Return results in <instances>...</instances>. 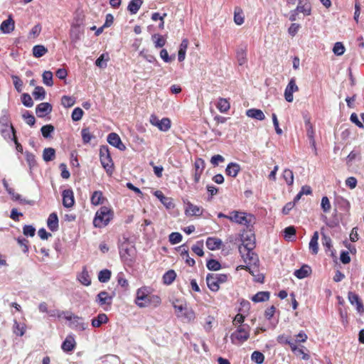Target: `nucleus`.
<instances>
[{"label":"nucleus","instance_id":"nucleus-1","mask_svg":"<svg viewBox=\"0 0 364 364\" xmlns=\"http://www.w3.org/2000/svg\"><path fill=\"white\" fill-rule=\"evenodd\" d=\"M135 304L140 308L152 306L156 308L161 304V299L159 296L151 294L146 287L137 289L135 299Z\"/></svg>","mask_w":364,"mask_h":364},{"label":"nucleus","instance_id":"nucleus-2","mask_svg":"<svg viewBox=\"0 0 364 364\" xmlns=\"http://www.w3.org/2000/svg\"><path fill=\"white\" fill-rule=\"evenodd\" d=\"M114 212L107 206H102L95 213L93 225L95 228H103L113 218Z\"/></svg>","mask_w":364,"mask_h":364},{"label":"nucleus","instance_id":"nucleus-3","mask_svg":"<svg viewBox=\"0 0 364 364\" xmlns=\"http://www.w3.org/2000/svg\"><path fill=\"white\" fill-rule=\"evenodd\" d=\"M119 255L126 265L132 267L136 257V248L129 243H123L119 247Z\"/></svg>","mask_w":364,"mask_h":364},{"label":"nucleus","instance_id":"nucleus-4","mask_svg":"<svg viewBox=\"0 0 364 364\" xmlns=\"http://www.w3.org/2000/svg\"><path fill=\"white\" fill-rule=\"evenodd\" d=\"M58 317H64L65 319L70 321L69 327L78 331H85L87 325L83 322L82 317L73 314L69 311H62L61 313H58Z\"/></svg>","mask_w":364,"mask_h":364},{"label":"nucleus","instance_id":"nucleus-5","mask_svg":"<svg viewBox=\"0 0 364 364\" xmlns=\"http://www.w3.org/2000/svg\"><path fill=\"white\" fill-rule=\"evenodd\" d=\"M0 133L5 139H11V133L14 135L16 133L15 129L11 123L10 115L7 109L1 112L0 117Z\"/></svg>","mask_w":364,"mask_h":364},{"label":"nucleus","instance_id":"nucleus-6","mask_svg":"<svg viewBox=\"0 0 364 364\" xmlns=\"http://www.w3.org/2000/svg\"><path fill=\"white\" fill-rule=\"evenodd\" d=\"M236 330L230 335L232 343L240 345L247 341L250 338V327L247 324L238 325Z\"/></svg>","mask_w":364,"mask_h":364},{"label":"nucleus","instance_id":"nucleus-7","mask_svg":"<svg viewBox=\"0 0 364 364\" xmlns=\"http://www.w3.org/2000/svg\"><path fill=\"white\" fill-rule=\"evenodd\" d=\"M228 220L232 223L245 225L247 228H249L255 223V217L253 215L237 210L230 212Z\"/></svg>","mask_w":364,"mask_h":364},{"label":"nucleus","instance_id":"nucleus-8","mask_svg":"<svg viewBox=\"0 0 364 364\" xmlns=\"http://www.w3.org/2000/svg\"><path fill=\"white\" fill-rule=\"evenodd\" d=\"M100 159L101 164L108 176H111L114 170V162L112 159L109 150L107 146H102L100 149Z\"/></svg>","mask_w":364,"mask_h":364},{"label":"nucleus","instance_id":"nucleus-9","mask_svg":"<svg viewBox=\"0 0 364 364\" xmlns=\"http://www.w3.org/2000/svg\"><path fill=\"white\" fill-rule=\"evenodd\" d=\"M230 274H208L206 277V283L208 288L213 291H218L220 289V285L225 283Z\"/></svg>","mask_w":364,"mask_h":364},{"label":"nucleus","instance_id":"nucleus-10","mask_svg":"<svg viewBox=\"0 0 364 364\" xmlns=\"http://www.w3.org/2000/svg\"><path fill=\"white\" fill-rule=\"evenodd\" d=\"M113 297L114 295H110L106 291H102L97 295L95 302L105 311H109L111 309Z\"/></svg>","mask_w":364,"mask_h":364},{"label":"nucleus","instance_id":"nucleus-11","mask_svg":"<svg viewBox=\"0 0 364 364\" xmlns=\"http://www.w3.org/2000/svg\"><path fill=\"white\" fill-rule=\"evenodd\" d=\"M255 247V236L253 233L242 235V244L239 247L240 252H245L247 250H253Z\"/></svg>","mask_w":364,"mask_h":364},{"label":"nucleus","instance_id":"nucleus-12","mask_svg":"<svg viewBox=\"0 0 364 364\" xmlns=\"http://www.w3.org/2000/svg\"><path fill=\"white\" fill-rule=\"evenodd\" d=\"M299 91V87L296 84L294 77L290 79L284 90V98L288 102L294 100L293 93Z\"/></svg>","mask_w":364,"mask_h":364},{"label":"nucleus","instance_id":"nucleus-13","mask_svg":"<svg viewBox=\"0 0 364 364\" xmlns=\"http://www.w3.org/2000/svg\"><path fill=\"white\" fill-rule=\"evenodd\" d=\"M205 164L203 159L198 158L196 159L194 163V173L193 179L196 183H198L200 181V176L205 168Z\"/></svg>","mask_w":364,"mask_h":364},{"label":"nucleus","instance_id":"nucleus-14","mask_svg":"<svg viewBox=\"0 0 364 364\" xmlns=\"http://www.w3.org/2000/svg\"><path fill=\"white\" fill-rule=\"evenodd\" d=\"M203 213V208L201 206H198L190 201L186 203L185 214L187 216H201Z\"/></svg>","mask_w":364,"mask_h":364},{"label":"nucleus","instance_id":"nucleus-15","mask_svg":"<svg viewBox=\"0 0 364 364\" xmlns=\"http://www.w3.org/2000/svg\"><path fill=\"white\" fill-rule=\"evenodd\" d=\"M107 141L110 145L117 148L120 151H124L126 149V146L122 143L119 136L114 132L108 134Z\"/></svg>","mask_w":364,"mask_h":364},{"label":"nucleus","instance_id":"nucleus-16","mask_svg":"<svg viewBox=\"0 0 364 364\" xmlns=\"http://www.w3.org/2000/svg\"><path fill=\"white\" fill-rule=\"evenodd\" d=\"M63 205L65 208H72L75 204L74 193L71 189L64 190L62 193Z\"/></svg>","mask_w":364,"mask_h":364},{"label":"nucleus","instance_id":"nucleus-17","mask_svg":"<svg viewBox=\"0 0 364 364\" xmlns=\"http://www.w3.org/2000/svg\"><path fill=\"white\" fill-rule=\"evenodd\" d=\"M51 112L52 105L48 102H41L36 108V112L38 117H44Z\"/></svg>","mask_w":364,"mask_h":364},{"label":"nucleus","instance_id":"nucleus-18","mask_svg":"<svg viewBox=\"0 0 364 364\" xmlns=\"http://www.w3.org/2000/svg\"><path fill=\"white\" fill-rule=\"evenodd\" d=\"M76 346V342L73 335H68L63 342L61 348L65 353L73 351Z\"/></svg>","mask_w":364,"mask_h":364},{"label":"nucleus","instance_id":"nucleus-19","mask_svg":"<svg viewBox=\"0 0 364 364\" xmlns=\"http://www.w3.org/2000/svg\"><path fill=\"white\" fill-rule=\"evenodd\" d=\"M154 196L161 201V203L167 208L171 209L174 208V203L173 199L169 197H166L164 195L162 191H156Z\"/></svg>","mask_w":364,"mask_h":364},{"label":"nucleus","instance_id":"nucleus-20","mask_svg":"<svg viewBox=\"0 0 364 364\" xmlns=\"http://www.w3.org/2000/svg\"><path fill=\"white\" fill-rule=\"evenodd\" d=\"M240 170L241 168L238 164L231 162L225 168V173L228 176L235 178L240 173Z\"/></svg>","mask_w":364,"mask_h":364},{"label":"nucleus","instance_id":"nucleus-21","mask_svg":"<svg viewBox=\"0 0 364 364\" xmlns=\"http://www.w3.org/2000/svg\"><path fill=\"white\" fill-rule=\"evenodd\" d=\"M106 198L101 191H95L92 193L90 202L93 205H99L104 203Z\"/></svg>","mask_w":364,"mask_h":364},{"label":"nucleus","instance_id":"nucleus-22","mask_svg":"<svg viewBox=\"0 0 364 364\" xmlns=\"http://www.w3.org/2000/svg\"><path fill=\"white\" fill-rule=\"evenodd\" d=\"M109 321L107 316L101 313L97 315V317H95L91 321V324L94 328H99L102 326V324L107 323Z\"/></svg>","mask_w":364,"mask_h":364},{"label":"nucleus","instance_id":"nucleus-23","mask_svg":"<svg viewBox=\"0 0 364 364\" xmlns=\"http://www.w3.org/2000/svg\"><path fill=\"white\" fill-rule=\"evenodd\" d=\"M246 115L250 118L256 119L257 120H264L265 115L261 109L252 108L246 111Z\"/></svg>","mask_w":364,"mask_h":364},{"label":"nucleus","instance_id":"nucleus-24","mask_svg":"<svg viewBox=\"0 0 364 364\" xmlns=\"http://www.w3.org/2000/svg\"><path fill=\"white\" fill-rule=\"evenodd\" d=\"M318 232L317 231L314 232L312 235L310 242H309V250L313 255H317L318 252Z\"/></svg>","mask_w":364,"mask_h":364},{"label":"nucleus","instance_id":"nucleus-25","mask_svg":"<svg viewBox=\"0 0 364 364\" xmlns=\"http://www.w3.org/2000/svg\"><path fill=\"white\" fill-rule=\"evenodd\" d=\"M82 32L79 24H73L70 31V37L71 41L76 43L80 40Z\"/></svg>","mask_w":364,"mask_h":364},{"label":"nucleus","instance_id":"nucleus-26","mask_svg":"<svg viewBox=\"0 0 364 364\" xmlns=\"http://www.w3.org/2000/svg\"><path fill=\"white\" fill-rule=\"evenodd\" d=\"M311 273V267L307 264H304L300 269H296L294 274L298 279L307 277Z\"/></svg>","mask_w":364,"mask_h":364},{"label":"nucleus","instance_id":"nucleus-27","mask_svg":"<svg viewBox=\"0 0 364 364\" xmlns=\"http://www.w3.org/2000/svg\"><path fill=\"white\" fill-rule=\"evenodd\" d=\"M221 245L222 241L219 238L210 237L206 240V246L210 250H219Z\"/></svg>","mask_w":364,"mask_h":364},{"label":"nucleus","instance_id":"nucleus-28","mask_svg":"<svg viewBox=\"0 0 364 364\" xmlns=\"http://www.w3.org/2000/svg\"><path fill=\"white\" fill-rule=\"evenodd\" d=\"M47 225L51 231H55L58 228V218L55 213L50 214L48 220Z\"/></svg>","mask_w":364,"mask_h":364},{"label":"nucleus","instance_id":"nucleus-29","mask_svg":"<svg viewBox=\"0 0 364 364\" xmlns=\"http://www.w3.org/2000/svg\"><path fill=\"white\" fill-rule=\"evenodd\" d=\"M245 262L248 264H255L257 260V255L254 253L253 250H247L245 252H240Z\"/></svg>","mask_w":364,"mask_h":364},{"label":"nucleus","instance_id":"nucleus-30","mask_svg":"<svg viewBox=\"0 0 364 364\" xmlns=\"http://www.w3.org/2000/svg\"><path fill=\"white\" fill-rule=\"evenodd\" d=\"M77 279L80 282L85 286H90L91 284V279L86 267H83L82 271L78 276Z\"/></svg>","mask_w":364,"mask_h":364},{"label":"nucleus","instance_id":"nucleus-31","mask_svg":"<svg viewBox=\"0 0 364 364\" xmlns=\"http://www.w3.org/2000/svg\"><path fill=\"white\" fill-rule=\"evenodd\" d=\"M270 293L269 291H259L252 297V301L255 303L263 302L269 299Z\"/></svg>","mask_w":364,"mask_h":364},{"label":"nucleus","instance_id":"nucleus-32","mask_svg":"<svg viewBox=\"0 0 364 364\" xmlns=\"http://www.w3.org/2000/svg\"><path fill=\"white\" fill-rule=\"evenodd\" d=\"M216 107L220 112L225 113L230 109V105L227 99L221 97L218 100Z\"/></svg>","mask_w":364,"mask_h":364},{"label":"nucleus","instance_id":"nucleus-33","mask_svg":"<svg viewBox=\"0 0 364 364\" xmlns=\"http://www.w3.org/2000/svg\"><path fill=\"white\" fill-rule=\"evenodd\" d=\"M278 343L281 344H287L290 346L291 350H295L296 343L293 342L289 337L286 336L285 335H279L277 338Z\"/></svg>","mask_w":364,"mask_h":364},{"label":"nucleus","instance_id":"nucleus-34","mask_svg":"<svg viewBox=\"0 0 364 364\" xmlns=\"http://www.w3.org/2000/svg\"><path fill=\"white\" fill-rule=\"evenodd\" d=\"M143 16L144 17H150L153 21H160L162 23H164V18L167 16V14L166 13H159V12H154V13H151V14L146 12V14H144Z\"/></svg>","mask_w":364,"mask_h":364},{"label":"nucleus","instance_id":"nucleus-35","mask_svg":"<svg viewBox=\"0 0 364 364\" xmlns=\"http://www.w3.org/2000/svg\"><path fill=\"white\" fill-rule=\"evenodd\" d=\"M304 124L306 127V135L309 137L314 136L315 132L314 129V126L312 123L311 122V118L308 117L307 115L304 117Z\"/></svg>","mask_w":364,"mask_h":364},{"label":"nucleus","instance_id":"nucleus-36","mask_svg":"<svg viewBox=\"0 0 364 364\" xmlns=\"http://www.w3.org/2000/svg\"><path fill=\"white\" fill-rule=\"evenodd\" d=\"M32 51L34 57L41 58L48 52V49L43 45H36L33 46Z\"/></svg>","mask_w":364,"mask_h":364},{"label":"nucleus","instance_id":"nucleus-37","mask_svg":"<svg viewBox=\"0 0 364 364\" xmlns=\"http://www.w3.org/2000/svg\"><path fill=\"white\" fill-rule=\"evenodd\" d=\"M176 277V274L174 270L167 271L163 276V281L165 284L169 285L173 283Z\"/></svg>","mask_w":364,"mask_h":364},{"label":"nucleus","instance_id":"nucleus-38","mask_svg":"<svg viewBox=\"0 0 364 364\" xmlns=\"http://www.w3.org/2000/svg\"><path fill=\"white\" fill-rule=\"evenodd\" d=\"M55 151L53 148H46L43 150V158L46 162L53 161L55 159Z\"/></svg>","mask_w":364,"mask_h":364},{"label":"nucleus","instance_id":"nucleus-39","mask_svg":"<svg viewBox=\"0 0 364 364\" xmlns=\"http://www.w3.org/2000/svg\"><path fill=\"white\" fill-rule=\"evenodd\" d=\"M152 40L154 41L156 48H162L166 42V38L160 34H154L152 36Z\"/></svg>","mask_w":364,"mask_h":364},{"label":"nucleus","instance_id":"nucleus-40","mask_svg":"<svg viewBox=\"0 0 364 364\" xmlns=\"http://www.w3.org/2000/svg\"><path fill=\"white\" fill-rule=\"evenodd\" d=\"M142 4L141 0H132L128 5V10L132 14H136Z\"/></svg>","mask_w":364,"mask_h":364},{"label":"nucleus","instance_id":"nucleus-41","mask_svg":"<svg viewBox=\"0 0 364 364\" xmlns=\"http://www.w3.org/2000/svg\"><path fill=\"white\" fill-rule=\"evenodd\" d=\"M111 274V271L109 269L101 270L98 274V279L102 283L107 282L110 279Z\"/></svg>","mask_w":364,"mask_h":364},{"label":"nucleus","instance_id":"nucleus-42","mask_svg":"<svg viewBox=\"0 0 364 364\" xmlns=\"http://www.w3.org/2000/svg\"><path fill=\"white\" fill-rule=\"evenodd\" d=\"M283 178L289 186H291L294 183L293 171L289 168L284 169L282 174Z\"/></svg>","mask_w":364,"mask_h":364},{"label":"nucleus","instance_id":"nucleus-43","mask_svg":"<svg viewBox=\"0 0 364 364\" xmlns=\"http://www.w3.org/2000/svg\"><path fill=\"white\" fill-rule=\"evenodd\" d=\"M171 126V122L169 118L164 117L160 120L158 129L162 132H167Z\"/></svg>","mask_w":364,"mask_h":364},{"label":"nucleus","instance_id":"nucleus-44","mask_svg":"<svg viewBox=\"0 0 364 364\" xmlns=\"http://www.w3.org/2000/svg\"><path fill=\"white\" fill-rule=\"evenodd\" d=\"M75 103V100L74 97L68 96V95H63L61 98V105L64 107H70L73 106Z\"/></svg>","mask_w":364,"mask_h":364},{"label":"nucleus","instance_id":"nucleus-45","mask_svg":"<svg viewBox=\"0 0 364 364\" xmlns=\"http://www.w3.org/2000/svg\"><path fill=\"white\" fill-rule=\"evenodd\" d=\"M192 251L199 257H202L204 255L203 252V242L198 241L196 245L191 247Z\"/></svg>","mask_w":364,"mask_h":364},{"label":"nucleus","instance_id":"nucleus-46","mask_svg":"<svg viewBox=\"0 0 364 364\" xmlns=\"http://www.w3.org/2000/svg\"><path fill=\"white\" fill-rule=\"evenodd\" d=\"M186 322H192L196 318V314L192 309H185L184 313L182 315Z\"/></svg>","mask_w":364,"mask_h":364},{"label":"nucleus","instance_id":"nucleus-47","mask_svg":"<svg viewBox=\"0 0 364 364\" xmlns=\"http://www.w3.org/2000/svg\"><path fill=\"white\" fill-rule=\"evenodd\" d=\"M82 141L84 144H88L93 138L89 128H83L81 131Z\"/></svg>","mask_w":364,"mask_h":364},{"label":"nucleus","instance_id":"nucleus-48","mask_svg":"<svg viewBox=\"0 0 364 364\" xmlns=\"http://www.w3.org/2000/svg\"><path fill=\"white\" fill-rule=\"evenodd\" d=\"M33 95L36 100H43L45 98L46 92L43 87L37 86L33 92Z\"/></svg>","mask_w":364,"mask_h":364},{"label":"nucleus","instance_id":"nucleus-49","mask_svg":"<svg viewBox=\"0 0 364 364\" xmlns=\"http://www.w3.org/2000/svg\"><path fill=\"white\" fill-rule=\"evenodd\" d=\"M251 359L257 364H262L264 360V355L259 351L255 350L252 353Z\"/></svg>","mask_w":364,"mask_h":364},{"label":"nucleus","instance_id":"nucleus-50","mask_svg":"<svg viewBox=\"0 0 364 364\" xmlns=\"http://www.w3.org/2000/svg\"><path fill=\"white\" fill-rule=\"evenodd\" d=\"M168 239L171 244L176 245L182 241L183 237L181 233L174 232L169 235Z\"/></svg>","mask_w":364,"mask_h":364},{"label":"nucleus","instance_id":"nucleus-51","mask_svg":"<svg viewBox=\"0 0 364 364\" xmlns=\"http://www.w3.org/2000/svg\"><path fill=\"white\" fill-rule=\"evenodd\" d=\"M43 82L47 86L53 85V73L50 71H44L43 73Z\"/></svg>","mask_w":364,"mask_h":364},{"label":"nucleus","instance_id":"nucleus-52","mask_svg":"<svg viewBox=\"0 0 364 364\" xmlns=\"http://www.w3.org/2000/svg\"><path fill=\"white\" fill-rule=\"evenodd\" d=\"M207 268L209 270L217 271L221 267L220 262L214 259H210L207 262Z\"/></svg>","mask_w":364,"mask_h":364},{"label":"nucleus","instance_id":"nucleus-53","mask_svg":"<svg viewBox=\"0 0 364 364\" xmlns=\"http://www.w3.org/2000/svg\"><path fill=\"white\" fill-rule=\"evenodd\" d=\"M41 131L43 137L49 138L50 134L54 131V127L51 124H46L41 127Z\"/></svg>","mask_w":364,"mask_h":364},{"label":"nucleus","instance_id":"nucleus-54","mask_svg":"<svg viewBox=\"0 0 364 364\" xmlns=\"http://www.w3.org/2000/svg\"><path fill=\"white\" fill-rule=\"evenodd\" d=\"M109 60V55L107 53H102L95 61V65L99 68H104L106 66L107 62Z\"/></svg>","mask_w":364,"mask_h":364},{"label":"nucleus","instance_id":"nucleus-55","mask_svg":"<svg viewBox=\"0 0 364 364\" xmlns=\"http://www.w3.org/2000/svg\"><path fill=\"white\" fill-rule=\"evenodd\" d=\"M234 21L235 23H243L244 21L243 12L240 7H236L235 9Z\"/></svg>","mask_w":364,"mask_h":364},{"label":"nucleus","instance_id":"nucleus-56","mask_svg":"<svg viewBox=\"0 0 364 364\" xmlns=\"http://www.w3.org/2000/svg\"><path fill=\"white\" fill-rule=\"evenodd\" d=\"M346 48L341 42H337L334 44L333 52L336 55H341L344 53Z\"/></svg>","mask_w":364,"mask_h":364},{"label":"nucleus","instance_id":"nucleus-57","mask_svg":"<svg viewBox=\"0 0 364 364\" xmlns=\"http://www.w3.org/2000/svg\"><path fill=\"white\" fill-rule=\"evenodd\" d=\"M41 26L40 24H36L29 32L28 38L29 39H34L37 38L41 32Z\"/></svg>","mask_w":364,"mask_h":364},{"label":"nucleus","instance_id":"nucleus-58","mask_svg":"<svg viewBox=\"0 0 364 364\" xmlns=\"http://www.w3.org/2000/svg\"><path fill=\"white\" fill-rule=\"evenodd\" d=\"M246 49L241 48L237 51V58L240 65H242L246 62Z\"/></svg>","mask_w":364,"mask_h":364},{"label":"nucleus","instance_id":"nucleus-59","mask_svg":"<svg viewBox=\"0 0 364 364\" xmlns=\"http://www.w3.org/2000/svg\"><path fill=\"white\" fill-rule=\"evenodd\" d=\"M84 112L80 107H76L73 109L72 112V119L75 122L79 121L82 119L83 116Z\"/></svg>","mask_w":364,"mask_h":364},{"label":"nucleus","instance_id":"nucleus-60","mask_svg":"<svg viewBox=\"0 0 364 364\" xmlns=\"http://www.w3.org/2000/svg\"><path fill=\"white\" fill-rule=\"evenodd\" d=\"M245 320V316L239 312L233 318L232 324L235 327L238 325H245L244 321Z\"/></svg>","mask_w":364,"mask_h":364},{"label":"nucleus","instance_id":"nucleus-61","mask_svg":"<svg viewBox=\"0 0 364 364\" xmlns=\"http://www.w3.org/2000/svg\"><path fill=\"white\" fill-rule=\"evenodd\" d=\"M321 206L323 212L328 213L330 211L331 205L327 196H323L322 198Z\"/></svg>","mask_w":364,"mask_h":364},{"label":"nucleus","instance_id":"nucleus-62","mask_svg":"<svg viewBox=\"0 0 364 364\" xmlns=\"http://www.w3.org/2000/svg\"><path fill=\"white\" fill-rule=\"evenodd\" d=\"M284 238L287 240H291V237L296 235V229L294 226H289L284 230Z\"/></svg>","mask_w":364,"mask_h":364},{"label":"nucleus","instance_id":"nucleus-63","mask_svg":"<svg viewBox=\"0 0 364 364\" xmlns=\"http://www.w3.org/2000/svg\"><path fill=\"white\" fill-rule=\"evenodd\" d=\"M21 101L23 105L27 107H31L33 105V102L31 97L27 93H24L22 95Z\"/></svg>","mask_w":364,"mask_h":364},{"label":"nucleus","instance_id":"nucleus-64","mask_svg":"<svg viewBox=\"0 0 364 364\" xmlns=\"http://www.w3.org/2000/svg\"><path fill=\"white\" fill-rule=\"evenodd\" d=\"M23 233L26 236L33 237L36 233V229L30 225H26L23 228Z\"/></svg>","mask_w":364,"mask_h":364}]
</instances>
